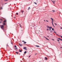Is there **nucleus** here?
I'll return each mask as SVG.
<instances>
[{"mask_svg": "<svg viewBox=\"0 0 62 62\" xmlns=\"http://www.w3.org/2000/svg\"><path fill=\"white\" fill-rule=\"evenodd\" d=\"M37 0V1H38V0Z\"/></svg>", "mask_w": 62, "mask_h": 62, "instance_id": "52", "label": "nucleus"}, {"mask_svg": "<svg viewBox=\"0 0 62 62\" xmlns=\"http://www.w3.org/2000/svg\"><path fill=\"white\" fill-rule=\"evenodd\" d=\"M45 59L46 60H47V58L46 57H45Z\"/></svg>", "mask_w": 62, "mask_h": 62, "instance_id": "12", "label": "nucleus"}, {"mask_svg": "<svg viewBox=\"0 0 62 62\" xmlns=\"http://www.w3.org/2000/svg\"><path fill=\"white\" fill-rule=\"evenodd\" d=\"M16 14L17 15H18V13H17Z\"/></svg>", "mask_w": 62, "mask_h": 62, "instance_id": "31", "label": "nucleus"}, {"mask_svg": "<svg viewBox=\"0 0 62 62\" xmlns=\"http://www.w3.org/2000/svg\"><path fill=\"white\" fill-rule=\"evenodd\" d=\"M60 48H62V47H61Z\"/></svg>", "mask_w": 62, "mask_h": 62, "instance_id": "46", "label": "nucleus"}, {"mask_svg": "<svg viewBox=\"0 0 62 62\" xmlns=\"http://www.w3.org/2000/svg\"><path fill=\"white\" fill-rule=\"evenodd\" d=\"M11 44H12V43H11Z\"/></svg>", "mask_w": 62, "mask_h": 62, "instance_id": "44", "label": "nucleus"}, {"mask_svg": "<svg viewBox=\"0 0 62 62\" xmlns=\"http://www.w3.org/2000/svg\"><path fill=\"white\" fill-rule=\"evenodd\" d=\"M30 8V7H29V8L28 9V10H29Z\"/></svg>", "mask_w": 62, "mask_h": 62, "instance_id": "22", "label": "nucleus"}, {"mask_svg": "<svg viewBox=\"0 0 62 62\" xmlns=\"http://www.w3.org/2000/svg\"><path fill=\"white\" fill-rule=\"evenodd\" d=\"M26 51L24 52V54H26Z\"/></svg>", "mask_w": 62, "mask_h": 62, "instance_id": "21", "label": "nucleus"}, {"mask_svg": "<svg viewBox=\"0 0 62 62\" xmlns=\"http://www.w3.org/2000/svg\"><path fill=\"white\" fill-rule=\"evenodd\" d=\"M59 36H60L62 38V36H60V35H59Z\"/></svg>", "mask_w": 62, "mask_h": 62, "instance_id": "26", "label": "nucleus"}, {"mask_svg": "<svg viewBox=\"0 0 62 62\" xmlns=\"http://www.w3.org/2000/svg\"><path fill=\"white\" fill-rule=\"evenodd\" d=\"M53 26H54V24H53Z\"/></svg>", "mask_w": 62, "mask_h": 62, "instance_id": "49", "label": "nucleus"}, {"mask_svg": "<svg viewBox=\"0 0 62 62\" xmlns=\"http://www.w3.org/2000/svg\"><path fill=\"white\" fill-rule=\"evenodd\" d=\"M4 1L6 2V1H8V0H4Z\"/></svg>", "mask_w": 62, "mask_h": 62, "instance_id": "14", "label": "nucleus"}, {"mask_svg": "<svg viewBox=\"0 0 62 62\" xmlns=\"http://www.w3.org/2000/svg\"><path fill=\"white\" fill-rule=\"evenodd\" d=\"M52 25H53V24H53V22H52Z\"/></svg>", "mask_w": 62, "mask_h": 62, "instance_id": "35", "label": "nucleus"}, {"mask_svg": "<svg viewBox=\"0 0 62 62\" xmlns=\"http://www.w3.org/2000/svg\"><path fill=\"white\" fill-rule=\"evenodd\" d=\"M31 56V55H30V56H29V57H30Z\"/></svg>", "mask_w": 62, "mask_h": 62, "instance_id": "36", "label": "nucleus"}, {"mask_svg": "<svg viewBox=\"0 0 62 62\" xmlns=\"http://www.w3.org/2000/svg\"><path fill=\"white\" fill-rule=\"evenodd\" d=\"M15 48H16L17 47V46H16V45L15 46Z\"/></svg>", "mask_w": 62, "mask_h": 62, "instance_id": "19", "label": "nucleus"}, {"mask_svg": "<svg viewBox=\"0 0 62 62\" xmlns=\"http://www.w3.org/2000/svg\"><path fill=\"white\" fill-rule=\"evenodd\" d=\"M7 3H5V4H7Z\"/></svg>", "mask_w": 62, "mask_h": 62, "instance_id": "39", "label": "nucleus"}, {"mask_svg": "<svg viewBox=\"0 0 62 62\" xmlns=\"http://www.w3.org/2000/svg\"><path fill=\"white\" fill-rule=\"evenodd\" d=\"M47 27L48 28H50V27H49V26H47Z\"/></svg>", "mask_w": 62, "mask_h": 62, "instance_id": "10", "label": "nucleus"}, {"mask_svg": "<svg viewBox=\"0 0 62 62\" xmlns=\"http://www.w3.org/2000/svg\"><path fill=\"white\" fill-rule=\"evenodd\" d=\"M55 24V25H57V24L55 23H54Z\"/></svg>", "mask_w": 62, "mask_h": 62, "instance_id": "33", "label": "nucleus"}, {"mask_svg": "<svg viewBox=\"0 0 62 62\" xmlns=\"http://www.w3.org/2000/svg\"><path fill=\"white\" fill-rule=\"evenodd\" d=\"M19 25L20 27H21V28H22V27H21V25H20V24H19Z\"/></svg>", "mask_w": 62, "mask_h": 62, "instance_id": "17", "label": "nucleus"}, {"mask_svg": "<svg viewBox=\"0 0 62 62\" xmlns=\"http://www.w3.org/2000/svg\"><path fill=\"white\" fill-rule=\"evenodd\" d=\"M14 19H15V17H14Z\"/></svg>", "mask_w": 62, "mask_h": 62, "instance_id": "43", "label": "nucleus"}, {"mask_svg": "<svg viewBox=\"0 0 62 62\" xmlns=\"http://www.w3.org/2000/svg\"><path fill=\"white\" fill-rule=\"evenodd\" d=\"M37 54L36 53V54H35V55H36V54Z\"/></svg>", "mask_w": 62, "mask_h": 62, "instance_id": "48", "label": "nucleus"}, {"mask_svg": "<svg viewBox=\"0 0 62 62\" xmlns=\"http://www.w3.org/2000/svg\"><path fill=\"white\" fill-rule=\"evenodd\" d=\"M46 30H48H48H49V29H46Z\"/></svg>", "mask_w": 62, "mask_h": 62, "instance_id": "32", "label": "nucleus"}, {"mask_svg": "<svg viewBox=\"0 0 62 62\" xmlns=\"http://www.w3.org/2000/svg\"><path fill=\"white\" fill-rule=\"evenodd\" d=\"M52 30H54V28H52Z\"/></svg>", "mask_w": 62, "mask_h": 62, "instance_id": "24", "label": "nucleus"}, {"mask_svg": "<svg viewBox=\"0 0 62 62\" xmlns=\"http://www.w3.org/2000/svg\"><path fill=\"white\" fill-rule=\"evenodd\" d=\"M61 29H62V27L61 28Z\"/></svg>", "mask_w": 62, "mask_h": 62, "instance_id": "42", "label": "nucleus"}, {"mask_svg": "<svg viewBox=\"0 0 62 62\" xmlns=\"http://www.w3.org/2000/svg\"><path fill=\"white\" fill-rule=\"evenodd\" d=\"M2 8H3L2 7H1L0 8V9L1 10L2 9Z\"/></svg>", "mask_w": 62, "mask_h": 62, "instance_id": "23", "label": "nucleus"}, {"mask_svg": "<svg viewBox=\"0 0 62 62\" xmlns=\"http://www.w3.org/2000/svg\"><path fill=\"white\" fill-rule=\"evenodd\" d=\"M54 32L56 34V35H58V36H59V35H58V34H57V33H56V32H55V31Z\"/></svg>", "mask_w": 62, "mask_h": 62, "instance_id": "7", "label": "nucleus"}, {"mask_svg": "<svg viewBox=\"0 0 62 62\" xmlns=\"http://www.w3.org/2000/svg\"><path fill=\"white\" fill-rule=\"evenodd\" d=\"M0 27L2 29H4V26L3 25H0Z\"/></svg>", "mask_w": 62, "mask_h": 62, "instance_id": "2", "label": "nucleus"}, {"mask_svg": "<svg viewBox=\"0 0 62 62\" xmlns=\"http://www.w3.org/2000/svg\"><path fill=\"white\" fill-rule=\"evenodd\" d=\"M2 23V22H0V23Z\"/></svg>", "mask_w": 62, "mask_h": 62, "instance_id": "37", "label": "nucleus"}, {"mask_svg": "<svg viewBox=\"0 0 62 62\" xmlns=\"http://www.w3.org/2000/svg\"><path fill=\"white\" fill-rule=\"evenodd\" d=\"M6 22L7 21H6V20H4L3 21V24L2 25H3V26L5 25H6V23H6Z\"/></svg>", "mask_w": 62, "mask_h": 62, "instance_id": "1", "label": "nucleus"}, {"mask_svg": "<svg viewBox=\"0 0 62 62\" xmlns=\"http://www.w3.org/2000/svg\"><path fill=\"white\" fill-rule=\"evenodd\" d=\"M19 52H22V51H21V50H20L19 51Z\"/></svg>", "mask_w": 62, "mask_h": 62, "instance_id": "16", "label": "nucleus"}, {"mask_svg": "<svg viewBox=\"0 0 62 62\" xmlns=\"http://www.w3.org/2000/svg\"><path fill=\"white\" fill-rule=\"evenodd\" d=\"M45 22V20H44Z\"/></svg>", "mask_w": 62, "mask_h": 62, "instance_id": "50", "label": "nucleus"}, {"mask_svg": "<svg viewBox=\"0 0 62 62\" xmlns=\"http://www.w3.org/2000/svg\"><path fill=\"white\" fill-rule=\"evenodd\" d=\"M46 22H48V21L47 20H46Z\"/></svg>", "mask_w": 62, "mask_h": 62, "instance_id": "29", "label": "nucleus"}, {"mask_svg": "<svg viewBox=\"0 0 62 62\" xmlns=\"http://www.w3.org/2000/svg\"><path fill=\"white\" fill-rule=\"evenodd\" d=\"M58 39H59V40H61L62 41V39L60 38H58Z\"/></svg>", "mask_w": 62, "mask_h": 62, "instance_id": "8", "label": "nucleus"}, {"mask_svg": "<svg viewBox=\"0 0 62 62\" xmlns=\"http://www.w3.org/2000/svg\"><path fill=\"white\" fill-rule=\"evenodd\" d=\"M46 39H47V40H49L47 38H46Z\"/></svg>", "mask_w": 62, "mask_h": 62, "instance_id": "15", "label": "nucleus"}, {"mask_svg": "<svg viewBox=\"0 0 62 62\" xmlns=\"http://www.w3.org/2000/svg\"><path fill=\"white\" fill-rule=\"evenodd\" d=\"M44 37V38H46V37H45V36Z\"/></svg>", "mask_w": 62, "mask_h": 62, "instance_id": "40", "label": "nucleus"}, {"mask_svg": "<svg viewBox=\"0 0 62 62\" xmlns=\"http://www.w3.org/2000/svg\"><path fill=\"white\" fill-rule=\"evenodd\" d=\"M36 46V47H39V46Z\"/></svg>", "mask_w": 62, "mask_h": 62, "instance_id": "11", "label": "nucleus"}, {"mask_svg": "<svg viewBox=\"0 0 62 62\" xmlns=\"http://www.w3.org/2000/svg\"><path fill=\"white\" fill-rule=\"evenodd\" d=\"M15 50H16V48H15Z\"/></svg>", "mask_w": 62, "mask_h": 62, "instance_id": "47", "label": "nucleus"}, {"mask_svg": "<svg viewBox=\"0 0 62 62\" xmlns=\"http://www.w3.org/2000/svg\"><path fill=\"white\" fill-rule=\"evenodd\" d=\"M53 26L54 27H55V26H54V25Z\"/></svg>", "mask_w": 62, "mask_h": 62, "instance_id": "41", "label": "nucleus"}, {"mask_svg": "<svg viewBox=\"0 0 62 62\" xmlns=\"http://www.w3.org/2000/svg\"><path fill=\"white\" fill-rule=\"evenodd\" d=\"M16 53L17 54H18V52H16Z\"/></svg>", "mask_w": 62, "mask_h": 62, "instance_id": "27", "label": "nucleus"}, {"mask_svg": "<svg viewBox=\"0 0 62 62\" xmlns=\"http://www.w3.org/2000/svg\"><path fill=\"white\" fill-rule=\"evenodd\" d=\"M26 42H24V44H26Z\"/></svg>", "mask_w": 62, "mask_h": 62, "instance_id": "13", "label": "nucleus"}, {"mask_svg": "<svg viewBox=\"0 0 62 62\" xmlns=\"http://www.w3.org/2000/svg\"><path fill=\"white\" fill-rule=\"evenodd\" d=\"M53 12H55V10H53Z\"/></svg>", "mask_w": 62, "mask_h": 62, "instance_id": "28", "label": "nucleus"}, {"mask_svg": "<svg viewBox=\"0 0 62 62\" xmlns=\"http://www.w3.org/2000/svg\"><path fill=\"white\" fill-rule=\"evenodd\" d=\"M57 41H59V40H58V39H57Z\"/></svg>", "mask_w": 62, "mask_h": 62, "instance_id": "30", "label": "nucleus"}, {"mask_svg": "<svg viewBox=\"0 0 62 62\" xmlns=\"http://www.w3.org/2000/svg\"><path fill=\"white\" fill-rule=\"evenodd\" d=\"M19 44L20 45V46H21L23 45V44Z\"/></svg>", "mask_w": 62, "mask_h": 62, "instance_id": "9", "label": "nucleus"}, {"mask_svg": "<svg viewBox=\"0 0 62 62\" xmlns=\"http://www.w3.org/2000/svg\"><path fill=\"white\" fill-rule=\"evenodd\" d=\"M25 50H27V49H26V47H24V48H23Z\"/></svg>", "mask_w": 62, "mask_h": 62, "instance_id": "4", "label": "nucleus"}, {"mask_svg": "<svg viewBox=\"0 0 62 62\" xmlns=\"http://www.w3.org/2000/svg\"><path fill=\"white\" fill-rule=\"evenodd\" d=\"M16 49H17V47H16Z\"/></svg>", "mask_w": 62, "mask_h": 62, "instance_id": "45", "label": "nucleus"}, {"mask_svg": "<svg viewBox=\"0 0 62 62\" xmlns=\"http://www.w3.org/2000/svg\"><path fill=\"white\" fill-rule=\"evenodd\" d=\"M52 40H54V39H52Z\"/></svg>", "mask_w": 62, "mask_h": 62, "instance_id": "38", "label": "nucleus"}, {"mask_svg": "<svg viewBox=\"0 0 62 62\" xmlns=\"http://www.w3.org/2000/svg\"><path fill=\"white\" fill-rule=\"evenodd\" d=\"M47 37H49V36H47Z\"/></svg>", "mask_w": 62, "mask_h": 62, "instance_id": "51", "label": "nucleus"}, {"mask_svg": "<svg viewBox=\"0 0 62 62\" xmlns=\"http://www.w3.org/2000/svg\"><path fill=\"white\" fill-rule=\"evenodd\" d=\"M34 4H36V5H37V3H36L35 2H34Z\"/></svg>", "mask_w": 62, "mask_h": 62, "instance_id": "18", "label": "nucleus"}, {"mask_svg": "<svg viewBox=\"0 0 62 62\" xmlns=\"http://www.w3.org/2000/svg\"><path fill=\"white\" fill-rule=\"evenodd\" d=\"M22 42H24V41H22Z\"/></svg>", "mask_w": 62, "mask_h": 62, "instance_id": "34", "label": "nucleus"}, {"mask_svg": "<svg viewBox=\"0 0 62 62\" xmlns=\"http://www.w3.org/2000/svg\"><path fill=\"white\" fill-rule=\"evenodd\" d=\"M52 2H53V4H54V3H55V1H52Z\"/></svg>", "mask_w": 62, "mask_h": 62, "instance_id": "6", "label": "nucleus"}, {"mask_svg": "<svg viewBox=\"0 0 62 62\" xmlns=\"http://www.w3.org/2000/svg\"><path fill=\"white\" fill-rule=\"evenodd\" d=\"M52 27H51L50 28H49V30L50 31H51V29H52Z\"/></svg>", "mask_w": 62, "mask_h": 62, "instance_id": "5", "label": "nucleus"}, {"mask_svg": "<svg viewBox=\"0 0 62 62\" xmlns=\"http://www.w3.org/2000/svg\"><path fill=\"white\" fill-rule=\"evenodd\" d=\"M53 21H54V20Z\"/></svg>", "mask_w": 62, "mask_h": 62, "instance_id": "53", "label": "nucleus"}, {"mask_svg": "<svg viewBox=\"0 0 62 62\" xmlns=\"http://www.w3.org/2000/svg\"><path fill=\"white\" fill-rule=\"evenodd\" d=\"M22 13L24 12V11H22Z\"/></svg>", "mask_w": 62, "mask_h": 62, "instance_id": "20", "label": "nucleus"}, {"mask_svg": "<svg viewBox=\"0 0 62 62\" xmlns=\"http://www.w3.org/2000/svg\"><path fill=\"white\" fill-rule=\"evenodd\" d=\"M52 20V23H53L54 22V19H53L52 18H50Z\"/></svg>", "mask_w": 62, "mask_h": 62, "instance_id": "3", "label": "nucleus"}, {"mask_svg": "<svg viewBox=\"0 0 62 62\" xmlns=\"http://www.w3.org/2000/svg\"><path fill=\"white\" fill-rule=\"evenodd\" d=\"M0 20H1V21H3V19H0Z\"/></svg>", "mask_w": 62, "mask_h": 62, "instance_id": "25", "label": "nucleus"}]
</instances>
